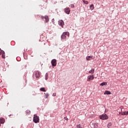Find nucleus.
I'll return each mask as SVG.
<instances>
[{
    "instance_id": "f257e3e1",
    "label": "nucleus",
    "mask_w": 128,
    "mask_h": 128,
    "mask_svg": "<svg viewBox=\"0 0 128 128\" xmlns=\"http://www.w3.org/2000/svg\"><path fill=\"white\" fill-rule=\"evenodd\" d=\"M67 36H70V32H64L62 35L61 36L62 40H66Z\"/></svg>"
},
{
    "instance_id": "f03ea898",
    "label": "nucleus",
    "mask_w": 128,
    "mask_h": 128,
    "mask_svg": "<svg viewBox=\"0 0 128 128\" xmlns=\"http://www.w3.org/2000/svg\"><path fill=\"white\" fill-rule=\"evenodd\" d=\"M33 122L35 124H38L40 122V117L36 116V114H34V118H33Z\"/></svg>"
},
{
    "instance_id": "7ed1b4c3",
    "label": "nucleus",
    "mask_w": 128,
    "mask_h": 128,
    "mask_svg": "<svg viewBox=\"0 0 128 128\" xmlns=\"http://www.w3.org/2000/svg\"><path fill=\"white\" fill-rule=\"evenodd\" d=\"M100 120H108V117L106 114H103L100 116Z\"/></svg>"
},
{
    "instance_id": "20e7f679",
    "label": "nucleus",
    "mask_w": 128,
    "mask_h": 128,
    "mask_svg": "<svg viewBox=\"0 0 128 128\" xmlns=\"http://www.w3.org/2000/svg\"><path fill=\"white\" fill-rule=\"evenodd\" d=\"M2 56V58H6V54H4V51L2 50L0 48V56Z\"/></svg>"
},
{
    "instance_id": "39448f33",
    "label": "nucleus",
    "mask_w": 128,
    "mask_h": 128,
    "mask_svg": "<svg viewBox=\"0 0 128 128\" xmlns=\"http://www.w3.org/2000/svg\"><path fill=\"white\" fill-rule=\"evenodd\" d=\"M64 12L67 14H70V9L68 7H66L64 9Z\"/></svg>"
},
{
    "instance_id": "423d86ee",
    "label": "nucleus",
    "mask_w": 128,
    "mask_h": 128,
    "mask_svg": "<svg viewBox=\"0 0 128 128\" xmlns=\"http://www.w3.org/2000/svg\"><path fill=\"white\" fill-rule=\"evenodd\" d=\"M58 24L59 26H62V28H64V20H60L58 22Z\"/></svg>"
},
{
    "instance_id": "0eeeda50",
    "label": "nucleus",
    "mask_w": 128,
    "mask_h": 128,
    "mask_svg": "<svg viewBox=\"0 0 128 128\" xmlns=\"http://www.w3.org/2000/svg\"><path fill=\"white\" fill-rule=\"evenodd\" d=\"M94 75L88 76L87 80H88V82H90V80H94Z\"/></svg>"
},
{
    "instance_id": "6e6552de",
    "label": "nucleus",
    "mask_w": 128,
    "mask_h": 128,
    "mask_svg": "<svg viewBox=\"0 0 128 128\" xmlns=\"http://www.w3.org/2000/svg\"><path fill=\"white\" fill-rule=\"evenodd\" d=\"M86 60H94V56H87L86 57Z\"/></svg>"
},
{
    "instance_id": "1a4fd4ad",
    "label": "nucleus",
    "mask_w": 128,
    "mask_h": 128,
    "mask_svg": "<svg viewBox=\"0 0 128 128\" xmlns=\"http://www.w3.org/2000/svg\"><path fill=\"white\" fill-rule=\"evenodd\" d=\"M35 76H36V78H38L40 76V72L38 71H36Z\"/></svg>"
},
{
    "instance_id": "9d476101",
    "label": "nucleus",
    "mask_w": 128,
    "mask_h": 128,
    "mask_svg": "<svg viewBox=\"0 0 128 128\" xmlns=\"http://www.w3.org/2000/svg\"><path fill=\"white\" fill-rule=\"evenodd\" d=\"M51 64H56V59H53V60L51 61Z\"/></svg>"
},
{
    "instance_id": "9b49d317",
    "label": "nucleus",
    "mask_w": 128,
    "mask_h": 128,
    "mask_svg": "<svg viewBox=\"0 0 128 128\" xmlns=\"http://www.w3.org/2000/svg\"><path fill=\"white\" fill-rule=\"evenodd\" d=\"M0 124H4V118H0Z\"/></svg>"
},
{
    "instance_id": "f8f14e48",
    "label": "nucleus",
    "mask_w": 128,
    "mask_h": 128,
    "mask_svg": "<svg viewBox=\"0 0 128 128\" xmlns=\"http://www.w3.org/2000/svg\"><path fill=\"white\" fill-rule=\"evenodd\" d=\"M104 94H112V92L109 90H106L104 92Z\"/></svg>"
},
{
    "instance_id": "ddd939ff",
    "label": "nucleus",
    "mask_w": 128,
    "mask_h": 128,
    "mask_svg": "<svg viewBox=\"0 0 128 128\" xmlns=\"http://www.w3.org/2000/svg\"><path fill=\"white\" fill-rule=\"evenodd\" d=\"M90 8L91 10H94V6L92 4L90 6Z\"/></svg>"
},
{
    "instance_id": "4468645a",
    "label": "nucleus",
    "mask_w": 128,
    "mask_h": 128,
    "mask_svg": "<svg viewBox=\"0 0 128 128\" xmlns=\"http://www.w3.org/2000/svg\"><path fill=\"white\" fill-rule=\"evenodd\" d=\"M44 18L46 20V22H48V20H49V19H48V16H45L44 17Z\"/></svg>"
},
{
    "instance_id": "2eb2a0df",
    "label": "nucleus",
    "mask_w": 128,
    "mask_h": 128,
    "mask_svg": "<svg viewBox=\"0 0 128 128\" xmlns=\"http://www.w3.org/2000/svg\"><path fill=\"white\" fill-rule=\"evenodd\" d=\"M88 72L90 74H94V68L92 69V70H90Z\"/></svg>"
},
{
    "instance_id": "dca6fc26",
    "label": "nucleus",
    "mask_w": 128,
    "mask_h": 128,
    "mask_svg": "<svg viewBox=\"0 0 128 128\" xmlns=\"http://www.w3.org/2000/svg\"><path fill=\"white\" fill-rule=\"evenodd\" d=\"M40 92H46V88H40Z\"/></svg>"
},
{
    "instance_id": "f3484780",
    "label": "nucleus",
    "mask_w": 128,
    "mask_h": 128,
    "mask_svg": "<svg viewBox=\"0 0 128 128\" xmlns=\"http://www.w3.org/2000/svg\"><path fill=\"white\" fill-rule=\"evenodd\" d=\"M44 94H45L46 98H48V96H50L48 93H44Z\"/></svg>"
},
{
    "instance_id": "a211bd4d",
    "label": "nucleus",
    "mask_w": 128,
    "mask_h": 128,
    "mask_svg": "<svg viewBox=\"0 0 128 128\" xmlns=\"http://www.w3.org/2000/svg\"><path fill=\"white\" fill-rule=\"evenodd\" d=\"M106 84H108V83L106 82H102L100 84V86H106Z\"/></svg>"
},
{
    "instance_id": "6ab92c4d",
    "label": "nucleus",
    "mask_w": 128,
    "mask_h": 128,
    "mask_svg": "<svg viewBox=\"0 0 128 128\" xmlns=\"http://www.w3.org/2000/svg\"><path fill=\"white\" fill-rule=\"evenodd\" d=\"M48 73H46V76H45V80H48Z\"/></svg>"
},
{
    "instance_id": "aec40b11",
    "label": "nucleus",
    "mask_w": 128,
    "mask_h": 128,
    "mask_svg": "<svg viewBox=\"0 0 128 128\" xmlns=\"http://www.w3.org/2000/svg\"><path fill=\"white\" fill-rule=\"evenodd\" d=\"M93 125L94 126V128H97L98 126L96 123H93Z\"/></svg>"
},
{
    "instance_id": "412c9836",
    "label": "nucleus",
    "mask_w": 128,
    "mask_h": 128,
    "mask_svg": "<svg viewBox=\"0 0 128 128\" xmlns=\"http://www.w3.org/2000/svg\"><path fill=\"white\" fill-rule=\"evenodd\" d=\"M26 114H30V110H26Z\"/></svg>"
},
{
    "instance_id": "4be33fe9",
    "label": "nucleus",
    "mask_w": 128,
    "mask_h": 128,
    "mask_svg": "<svg viewBox=\"0 0 128 128\" xmlns=\"http://www.w3.org/2000/svg\"><path fill=\"white\" fill-rule=\"evenodd\" d=\"M76 128H82V125H80V124L77 125Z\"/></svg>"
},
{
    "instance_id": "5701e85b",
    "label": "nucleus",
    "mask_w": 128,
    "mask_h": 128,
    "mask_svg": "<svg viewBox=\"0 0 128 128\" xmlns=\"http://www.w3.org/2000/svg\"><path fill=\"white\" fill-rule=\"evenodd\" d=\"M83 2H84L85 4H88V1L83 0Z\"/></svg>"
},
{
    "instance_id": "b1692460",
    "label": "nucleus",
    "mask_w": 128,
    "mask_h": 128,
    "mask_svg": "<svg viewBox=\"0 0 128 128\" xmlns=\"http://www.w3.org/2000/svg\"><path fill=\"white\" fill-rule=\"evenodd\" d=\"M124 114L125 116H128V112H124Z\"/></svg>"
},
{
    "instance_id": "393cba45",
    "label": "nucleus",
    "mask_w": 128,
    "mask_h": 128,
    "mask_svg": "<svg viewBox=\"0 0 128 128\" xmlns=\"http://www.w3.org/2000/svg\"><path fill=\"white\" fill-rule=\"evenodd\" d=\"M111 126H112V123H109V124H108V128H110Z\"/></svg>"
},
{
    "instance_id": "a878e982",
    "label": "nucleus",
    "mask_w": 128,
    "mask_h": 128,
    "mask_svg": "<svg viewBox=\"0 0 128 128\" xmlns=\"http://www.w3.org/2000/svg\"><path fill=\"white\" fill-rule=\"evenodd\" d=\"M56 66V64H52V67L54 68V66Z\"/></svg>"
},
{
    "instance_id": "bb28decb",
    "label": "nucleus",
    "mask_w": 128,
    "mask_h": 128,
    "mask_svg": "<svg viewBox=\"0 0 128 128\" xmlns=\"http://www.w3.org/2000/svg\"><path fill=\"white\" fill-rule=\"evenodd\" d=\"M64 120H68V118H66V117H64Z\"/></svg>"
},
{
    "instance_id": "cd10ccee",
    "label": "nucleus",
    "mask_w": 128,
    "mask_h": 128,
    "mask_svg": "<svg viewBox=\"0 0 128 128\" xmlns=\"http://www.w3.org/2000/svg\"><path fill=\"white\" fill-rule=\"evenodd\" d=\"M52 22H54V18L52 19Z\"/></svg>"
},
{
    "instance_id": "c85d7f7f",
    "label": "nucleus",
    "mask_w": 128,
    "mask_h": 128,
    "mask_svg": "<svg viewBox=\"0 0 128 128\" xmlns=\"http://www.w3.org/2000/svg\"><path fill=\"white\" fill-rule=\"evenodd\" d=\"M122 116H126L125 114H124V112L122 113Z\"/></svg>"
},
{
    "instance_id": "c756f323",
    "label": "nucleus",
    "mask_w": 128,
    "mask_h": 128,
    "mask_svg": "<svg viewBox=\"0 0 128 128\" xmlns=\"http://www.w3.org/2000/svg\"><path fill=\"white\" fill-rule=\"evenodd\" d=\"M53 96H56V93H54V94H53Z\"/></svg>"
},
{
    "instance_id": "7c9ffc66",
    "label": "nucleus",
    "mask_w": 128,
    "mask_h": 128,
    "mask_svg": "<svg viewBox=\"0 0 128 128\" xmlns=\"http://www.w3.org/2000/svg\"><path fill=\"white\" fill-rule=\"evenodd\" d=\"M0 126H2V124H0Z\"/></svg>"
},
{
    "instance_id": "2f4dec72",
    "label": "nucleus",
    "mask_w": 128,
    "mask_h": 128,
    "mask_svg": "<svg viewBox=\"0 0 128 128\" xmlns=\"http://www.w3.org/2000/svg\"><path fill=\"white\" fill-rule=\"evenodd\" d=\"M83 0H82V2H83Z\"/></svg>"
}]
</instances>
